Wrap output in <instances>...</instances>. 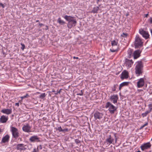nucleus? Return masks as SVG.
Listing matches in <instances>:
<instances>
[{
  "mask_svg": "<svg viewBox=\"0 0 152 152\" xmlns=\"http://www.w3.org/2000/svg\"><path fill=\"white\" fill-rule=\"evenodd\" d=\"M143 65L142 62L141 61H138L135 67V72L137 76L142 74L143 72Z\"/></svg>",
  "mask_w": 152,
  "mask_h": 152,
  "instance_id": "obj_1",
  "label": "nucleus"
},
{
  "mask_svg": "<svg viewBox=\"0 0 152 152\" xmlns=\"http://www.w3.org/2000/svg\"><path fill=\"white\" fill-rule=\"evenodd\" d=\"M143 42L138 35H137L135 39L134 45L135 48H140L143 46Z\"/></svg>",
  "mask_w": 152,
  "mask_h": 152,
  "instance_id": "obj_2",
  "label": "nucleus"
},
{
  "mask_svg": "<svg viewBox=\"0 0 152 152\" xmlns=\"http://www.w3.org/2000/svg\"><path fill=\"white\" fill-rule=\"evenodd\" d=\"M105 107L108 108V110L111 114H113L116 110L117 107L113 105L110 102H108L106 103Z\"/></svg>",
  "mask_w": 152,
  "mask_h": 152,
  "instance_id": "obj_3",
  "label": "nucleus"
},
{
  "mask_svg": "<svg viewBox=\"0 0 152 152\" xmlns=\"http://www.w3.org/2000/svg\"><path fill=\"white\" fill-rule=\"evenodd\" d=\"M11 132L13 138L17 139L19 136V133L18 129L14 127H11Z\"/></svg>",
  "mask_w": 152,
  "mask_h": 152,
  "instance_id": "obj_4",
  "label": "nucleus"
},
{
  "mask_svg": "<svg viewBox=\"0 0 152 152\" xmlns=\"http://www.w3.org/2000/svg\"><path fill=\"white\" fill-rule=\"evenodd\" d=\"M114 139L112 137L111 135H110L108 136L107 137L105 140V141H104V143L107 145H109L111 144H112L114 142Z\"/></svg>",
  "mask_w": 152,
  "mask_h": 152,
  "instance_id": "obj_5",
  "label": "nucleus"
},
{
  "mask_svg": "<svg viewBox=\"0 0 152 152\" xmlns=\"http://www.w3.org/2000/svg\"><path fill=\"white\" fill-rule=\"evenodd\" d=\"M103 115V113L99 112L96 111L95 113L94 114V117L95 120L97 119L100 120L102 118Z\"/></svg>",
  "mask_w": 152,
  "mask_h": 152,
  "instance_id": "obj_6",
  "label": "nucleus"
},
{
  "mask_svg": "<svg viewBox=\"0 0 152 152\" xmlns=\"http://www.w3.org/2000/svg\"><path fill=\"white\" fill-rule=\"evenodd\" d=\"M151 145L149 142L144 143L140 146L141 150L144 151L145 149H148L151 148Z\"/></svg>",
  "mask_w": 152,
  "mask_h": 152,
  "instance_id": "obj_7",
  "label": "nucleus"
},
{
  "mask_svg": "<svg viewBox=\"0 0 152 152\" xmlns=\"http://www.w3.org/2000/svg\"><path fill=\"white\" fill-rule=\"evenodd\" d=\"M31 127L29 126L28 124H27L26 125H24L22 128L23 130L26 132H31Z\"/></svg>",
  "mask_w": 152,
  "mask_h": 152,
  "instance_id": "obj_8",
  "label": "nucleus"
},
{
  "mask_svg": "<svg viewBox=\"0 0 152 152\" xmlns=\"http://www.w3.org/2000/svg\"><path fill=\"white\" fill-rule=\"evenodd\" d=\"M129 77L128 72L126 70L124 71L122 73L120 78L122 80L127 79Z\"/></svg>",
  "mask_w": 152,
  "mask_h": 152,
  "instance_id": "obj_9",
  "label": "nucleus"
},
{
  "mask_svg": "<svg viewBox=\"0 0 152 152\" xmlns=\"http://www.w3.org/2000/svg\"><path fill=\"white\" fill-rule=\"evenodd\" d=\"M118 98V96L117 95H114L111 96L110 100L113 103L115 104L117 102Z\"/></svg>",
  "mask_w": 152,
  "mask_h": 152,
  "instance_id": "obj_10",
  "label": "nucleus"
},
{
  "mask_svg": "<svg viewBox=\"0 0 152 152\" xmlns=\"http://www.w3.org/2000/svg\"><path fill=\"white\" fill-rule=\"evenodd\" d=\"M139 33L146 39L148 38L149 37V35L148 33L143 30H142L141 31L140 30Z\"/></svg>",
  "mask_w": 152,
  "mask_h": 152,
  "instance_id": "obj_11",
  "label": "nucleus"
},
{
  "mask_svg": "<svg viewBox=\"0 0 152 152\" xmlns=\"http://www.w3.org/2000/svg\"><path fill=\"white\" fill-rule=\"evenodd\" d=\"M29 140L31 142H40L39 138L37 136H33L30 137Z\"/></svg>",
  "mask_w": 152,
  "mask_h": 152,
  "instance_id": "obj_12",
  "label": "nucleus"
},
{
  "mask_svg": "<svg viewBox=\"0 0 152 152\" xmlns=\"http://www.w3.org/2000/svg\"><path fill=\"white\" fill-rule=\"evenodd\" d=\"M77 23V21L75 19L71 22H68L67 24V27L69 28H71L72 27L75 26Z\"/></svg>",
  "mask_w": 152,
  "mask_h": 152,
  "instance_id": "obj_13",
  "label": "nucleus"
},
{
  "mask_svg": "<svg viewBox=\"0 0 152 152\" xmlns=\"http://www.w3.org/2000/svg\"><path fill=\"white\" fill-rule=\"evenodd\" d=\"M141 52V51L140 50H137L135 51L133 53L134 59H136L139 57L140 56Z\"/></svg>",
  "mask_w": 152,
  "mask_h": 152,
  "instance_id": "obj_14",
  "label": "nucleus"
},
{
  "mask_svg": "<svg viewBox=\"0 0 152 152\" xmlns=\"http://www.w3.org/2000/svg\"><path fill=\"white\" fill-rule=\"evenodd\" d=\"M144 79L143 78H140L137 82V86L138 88H140L143 86Z\"/></svg>",
  "mask_w": 152,
  "mask_h": 152,
  "instance_id": "obj_15",
  "label": "nucleus"
},
{
  "mask_svg": "<svg viewBox=\"0 0 152 152\" xmlns=\"http://www.w3.org/2000/svg\"><path fill=\"white\" fill-rule=\"evenodd\" d=\"M133 63V62L132 60H130L127 58L125 60V64L129 67H131Z\"/></svg>",
  "mask_w": 152,
  "mask_h": 152,
  "instance_id": "obj_16",
  "label": "nucleus"
},
{
  "mask_svg": "<svg viewBox=\"0 0 152 152\" xmlns=\"http://www.w3.org/2000/svg\"><path fill=\"white\" fill-rule=\"evenodd\" d=\"M10 138V136L8 134L6 135L2 139L1 143H5L8 142Z\"/></svg>",
  "mask_w": 152,
  "mask_h": 152,
  "instance_id": "obj_17",
  "label": "nucleus"
},
{
  "mask_svg": "<svg viewBox=\"0 0 152 152\" xmlns=\"http://www.w3.org/2000/svg\"><path fill=\"white\" fill-rule=\"evenodd\" d=\"M56 131H58L59 132H62L64 133L67 132L69 131L68 129H62L61 126L57 127L56 128Z\"/></svg>",
  "mask_w": 152,
  "mask_h": 152,
  "instance_id": "obj_18",
  "label": "nucleus"
},
{
  "mask_svg": "<svg viewBox=\"0 0 152 152\" xmlns=\"http://www.w3.org/2000/svg\"><path fill=\"white\" fill-rule=\"evenodd\" d=\"M1 112L3 113L9 115L12 113V109H3L1 110Z\"/></svg>",
  "mask_w": 152,
  "mask_h": 152,
  "instance_id": "obj_19",
  "label": "nucleus"
},
{
  "mask_svg": "<svg viewBox=\"0 0 152 152\" xmlns=\"http://www.w3.org/2000/svg\"><path fill=\"white\" fill-rule=\"evenodd\" d=\"M8 120V117L4 115L2 116L0 118V122L2 123H4L6 122Z\"/></svg>",
  "mask_w": 152,
  "mask_h": 152,
  "instance_id": "obj_20",
  "label": "nucleus"
},
{
  "mask_svg": "<svg viewBox=\"0 0 152 152\" xmlns=\"http://www.w3.org/2000/svg\"><path fill=\"white\" fill-rule=\"evenodd\" d=\"M64 18L68 22H71L75 20L73 19V17L71 16H68L67 15H65Z\"/></svg>",
  "mask_w": 152,
  "mask_h": 152,
  "instance_id": "obj_21",
  "label": "nucleus"
},
{
  "mask_svg": "<svg viewBox=\"0 0 152 152\" xmlns=\"http://www.w3.org/2000/svg\"><path fill=\"white\" fill-rule=\"evenodd\" d=\"M24 144H18L17 145L16 149L18 150H24L25 149H23Z\"/></svg>",
  "mask_w": 152,
  "mask_h": 152,
  "instance_id": "obj_22",
  "label": "nucleus"
},
{
  "mask_svg": "<svg viewBox=\"0 0 152 152\" xmlns=\"http://www.w3.org/2000/svg\"><path fill=\"white\" fill-rule=\"evenodd\" d=\"M129 83V82H124L122 83H121L119 85V90H120L121 89V88L125 86H127L128 85Z\"/></svg>",
  "mask_w": 152,
  "mask_h": 152,
  "instance_id": "obj_23",
  "label": "nucleus"
},
{
  "mask_svg": "<svg viewBox=\"0 0 152 152\" xmlns=\"http://www.w3.org/2000/svg\"><path fill=\"white\" fill-rule=\"evenodd\" d=\"M101 6V5H99L98 7H96L93 8L91 12L93 13H97L99 9V7Z\"/></svg>",
  "mask_w": 152,
  "mask_h": 152,
  "instance_id": "obj_24",
  "label": "nucleus"
},
{
  "mask_svg": "<svg viewBox=\"0 0 152 152\" xmlns=\"http://www.w3.org/2000/svg\"><path fill=\"white\" fill-rule=\"evenodd\" d=\"M57 22L60 24L63 25L65 23V22L62 20L60 18H59L57 20Z\"/></svg>",
  "mask_w": 152,
  "mask_h": 152,
  "instance_id": "obj_25",
  "label": "nucleus"
},
{
  "mask_svg": "<svg viewBox=\"0 0 152 152\" xmlns=\"http://www.w3.org/2000/svg\"><path fill=\"white\" fill-rule=\"evenodd\" d=\"M118 43L115 40L111 41V45L113 47L114 46H117V45Z\"/></svg>",
  "mask_w": 152,
  "mask_h": 152,
  "instance_id": "obj_26",
  "label": "nucleus"
},
{
  "mask_svg": "<svg viewBox=\"0 0 152 152\" xmlns=\"http://www.w3.org/2000/svg\"><path fill=\"white\" fill-rule=\"evenodd\" d=\"M150 112V111H146L145 113H142V116L143 117H145L147 116V114H148Z\"/></svg>",
  "mask_w": 152,
  "mask_h": 152,
  "instance_id": "obj_27",
  "label": "nucleus"
},
{
  "mask_svg": "<svg viewBox=\"0 0 152 152\" xmlns=\"http://www.w3.org/2000/svg\"><path fill=\"white\" fill-rule=\"evenodd\" d=\"M46 94L45 93H43L41 94L40 96H39V98L40 99H43L46 96Z\"/></svg>",
  "mask_w": 152,
  "mask_h": 152,
  "instance_id": "obj_28",
  "label": "nucleus"
},
{
  "mask_svg": "<svg viewBox=\"0 0 152 152\" xmlns=\"http://www.w3.org/2000/svg\"><path fill=\"white\" fill-rule=\"evenodd\" d=\"M118 86V85L116 84V85H114L113 87H112V91H115V90H116V86Z\"/></svg>",
  "mask_w": 152,
  "mask_h": 152,
  "instance_id": "obj_29",
  "label": "nucleus"
},
{
  "mask_svg": "<svg viewBox=\"0 0 152 152\" xmlns=\"http://www.w3.org/2000/svg\"><path fill=\"white\" fill-rule=\"evenodd\" d=\"M29 97V95L28 94H26V95L20 97V98L22 99H23L26 98H28Z\"/></svg>",
  "mask_w": 152,
  "mask_h": 152,
  "instance_id": "obj_30",
  "label": "nucleus"
},
{
  "mask_svg": "<svg viewBox=\"0 0 152 152\" xmlns=\"http://www.w3.org/2000/svg\"><path fill=\"white\" fill-rule=\"evenodd\" d=\"M118 50L117 48H116V49H114L113 48L112 49H110V51L112 52H116Z\"/></svg>",
  "mask_w": 152,
  "mask_h": 152,
  "instance_id": "obj_31",
  "label": "nucleus"
},
{
  "mask_svg": "<svg viewBox=\"0 0 152 152\" xmlns=\"http://www.w3.org/2000/svg\"><path fill=\"white\" fill-rule=\"evenodd\" d=\"M149 108L150 109V110H148L149 111H150V112L152 110V104H151L148 105Z\"/></svg>",
  "mask_w": 152,
  "mask_h": 152,
  "instance_id": "obj_32",
  "label": "nucleus"
},
{
  "mask_svg": "<svg viewBox=\"0 0 152 152\" xmlns=\"http://www.w3.org/2000/svg\"><path fill=\"white\" fill-rule=\"evenodd\" d=\"M128 35V34L127 33H123L122 34H121V36L123 37H126Z\"/></svg>",
  "mask_w": 152,
  "mask_h": 152,
  "instance_id": "obj_33",
  "label": "nucleus"
},
{
  "mask_svg": "<svg viewBox=\"0 0 152 152\" xmlns=\"http://www.w3.org/2000/svg\"><path fill=\"white\" fill-rule=\"evenodd\" d=\"M75 142L77 144L80 143V141L77 139L75 140Z\"/></svg>",
  "mask_w": 152,
  "mask_h": 152,
  "instance_id": "obj_34",
  "label": "nucleus"
},
{
  "mask_svg": "<svg viewBox=\"0 0 152 152\" xmlns=\"http://www.w3.org/2000/svg\"><path fill=\"white\" fill-rule=\"evenodd\" d=\"M39 151L38 150V148H37V149H36L35 148L33 151L31 152H38Z\"/></svg>",
  "mask_w": 152,
  "mask_h": 152,
  "instance_id": "obj_35",
  "label": "nucleus"
},
{
  "mask_svg": "<svg viewBox=\"0 0 152 152\" xmlns=\"http://www.w3.org/2000/svg\"><path fill=\"white\" fill-rule=\"evenodd\" d=\"M77 95H80V96H82L83 95V92H82V90H81L80 92L79 93H78L77 94Z\"/></svg>",
  "mask_w": 152,
  "mask_h": 152,
  "instance_id": "obj_36",
  "label": "nucleus"
},
{
  "mask_svg": "<svg viewBox=\"0 0 152 152\" xmlns=\"http://www.w3.org/2000/svg\"><path fill=\"white\" fill-rule=\"evenodd\" d=\"M21 45L22 46V49L23 50L25 48V45L24 44L21 43Z\"/></svg>",
  "mask_w": 152,
  "mask_h": 152,
  "instance_id": "obj_37",
  "label": "nucleus"
},
{
  "mask_svg": "<svg viewBox=\"0 0 152 152\" xmlns=\"http://www.w3.org/2000/svg\"><path fill=\"white\" fill-rule=\"evenodd\" d=\"M149 20L150 21V23L152 24V18H150L149 19Z\"/></svg>",
  "mask_w": 152,
  "mask_h": 152,
  "instance_id": "obj_38",
  "label": "nucleus"
},
{
  "mask_svg": "<svg viewBox=\"0 0 152 152\" xmlns=\"http://www.w3.org/2000/svg\"><path fill=\"white\" fill-rule=\"evenodd\" d=\"M38 148H39L40 149H42V146L41 145H40Z\"/></svg>",
  "mask_w": 152,
  "mask_h": 152,
  "instance_id": "obj_39",
  "label": "nucleus"
},
{
  "mask_svg": "<svg viewBox=\"0 0 152 152\" xmlns=\"http://www.w3.org/2000/svg\"><path fill=\"white\" fill-rule=\"evenodd\" d=\"M0 6H1L3 8L4 7V5L2 3H0Z\"/></svg>",
  "mask_w": 152,
  "mask_h": 152,
  "instance_id": "obj_40",
  "label": "nucleus"
},
{
  "mask_svg": "<svg viewBox=\"0 0 152 152\" xmlns=\"http://www.w3.org/2000/svg\"><path fill=\"white\" fill-rule=\"evenodd\" d=\"M15 105L16 106H19V103H15Z\"/></svg>",
  "mask_w": 152,
  "mask_h": 152,
  "instance_id": "obj_41",
  "label": "nucleus"
},
{
  "mask_svg": "<svg viewBox=\"0 0 152 152\" xmlns=\"http://www.w3.org/2000/svg\"><path fill=\"white\" fill-rule=\"evenodd\" d=\"M102 0H97L96 2L98 4L99 3V2L101 1Z\"/></svg>",
  "mask_w": 152,
  "mask_h": 152,
  "instance_id": "obj_42",
  "label": "nucleus"
},
{
  "mask_svg": "<svg viewBox=\"0 0 152 152\" xmlns=\"http://www.w3.org/2000/svg\"><path fill=\"white\" fill-rule=\"evenodd\" d=\"M73 58L78 59V57H75V56H74V57H73Z\"/></svg>",
  "mask_w": 152,
  "mask_h": 152,
  "instance_id": "obj_43",
  "label": "nucleus"
},
{
  "mask_svg": "<svg viewBox=\"0 0 152 152\" xmlns=\"http://www.w3.org/2000/svg\"><path fill=\"white\" fill-rule=\"evenodd\" d=\"M39 25L41 26H43L44 25L42 23H39Z\"/></svg>",
  "mask_w": 152,
  "mask_h": 152,
  "instance_id": "obj_44",
  "label": "nucleus"
},
{
  "mask_svg": "<svg viewBox=\"0 0 152 152\" xmlns=\"http://www.w3.org/2000/svg\"><path fill=\"white\" fill-rule=\"evenodd\" d=\"M147 124H148V123H146V124H144V125H143V126L142 127H142H144L145 126H146V125H147Z\"/></svg>",
  "mask_w": 152,
  "mask_h": 152,
  "instance_id": "obj_45",
  "label": "nucleus"
},
{
  "mask_svg": "<svg viewBox=\"0 0 152 152\" xmlns=\"http://www.w3.org/2000/svg\"><path fill=\"white\" fill-rule=\"evenodd\" d=\"M46 28H45V29L46 30L48 29V26H46Z\"/></svg>",
  "mask_w": 152,
  "mask_h": 152,
  "instance_id": "obj_46",
  "label": "nucleus"
},
{
  "mask_svg": "<svg viewBox=\"0 0 152 152\" xmlns=\"http://www.w3.org/2000/svg\"><path fill=\"white\" fill-rule=\"evenodd\" d=\"M148 14H146L145 15V17H147L148 16Z\"/></svg>",
  "mask_w": 152,
  "mask_h": 152,
  "instance_id": "obj_47",
  "label": "nucleus"
},
{
  "mask_svg": "<svg viewBox=\"0 0 152 152\" xmlns=\"http://www.w3.org/2000/svg\"><path fill=\"white\" fill-rule=\"evenodd\" d=\"M151 32L152 35V28L151 30Z\"/></svg>",
  "mask_w": 152,
  "mask_h": 152,
  "instance_id": "obj_48",
  "label": "nucleus"
},
{
  "mask_svg": "<svg viewBox=\"0 0 152 152\" xmlns=\"http://www.w3.org/2000/svg\"><path fill=\"white\" fill-rule=\"evenodd\" d=\"M114 135L115 137H116V134H114Z\"/></svg>",
  "mask_w": 152,
  "mask_h": 152,
  "instance_id": "obj_49",
  "label": "nucleus"
},
{
  "mask_svg": "<svg viewBox=\"0 0 152 152\" xmlns=\"http://www.w3.org/2000/svg\"><path fill=\"white\" fill-rule=\"evenodd\" d=\"M60 91H61V90H60L58 91V93H60Z\"/></svg>",
  "mask_w": 152,
  "mask_h": 152,
  "instance_id": "obj_50",
  "label": "nucleus"
},
{
  "mask_svg": "<svg viewBox=\"0 0 152 152\" xmlns=\"http://www.w3.org/2000/svg\"><path fill=\"white\" fill-rule=\"evenodd\" d=\"M141 152L140 151H137V152Z\"/></svg>",
  "mask_w": 152,
  "mask_h": 152,
  "instance_id": "obj_51",
  "label": "nucleus"
},
{
  "mask_svg": "<svg viewBox=\"0 0 152 152\" xmlns=\"http://www.w3.org/2000/svg\"><path fill=\"white\" fill-rule=\"evenodd\" d=\"M36 22H38L39 21V20H36Z\"/></svg>",
  "mask_w": 152,
  "mask_h": 152,
  "instance_id": "obj_52",
  "label": "nucleus"
},
{
  "mask_svg": "<svg viewBox=\"0 0 152 152\" xmlns=\"http://www.w3.org/2000/svg\"><path fill=\"white\" fill-rule=\"evenodd\" d=\"M117 141V138H115V142H116Z\"/></svg>",
  "mask_w": 152,
  "mask_h": 152,
  "instance_id": "obj_53",
  "label": "nucleus"
},
{
  "mask_svg": "<svg viewBox=\"0 0 152 152\" xmlns=\"http://www.w3.org/2000/svg\"><path fill=\"white\" fill-rule=\"evenodd\" d=\"M52 92H55V91H54V90H53V91H52Z\"/></svg>",
  "mask_w": 152,
  "mask_h": 152,
  "instance_id": "obj_54",
  "label": "nucleus"
},
{
  "mask_svg": "<svg viewBox=\"0 0 152 152\" xmlns=\"http://www.w3.org/2000/svg\"><path fill=\"white\" fill-rule=\"evenodd\" d=\"M37 93L38 94H40V93L39 92H37Z\"/></svg>",
  "mask_w": 152,
  "mask_h": 152,
  "instance_id": "obj_55",
  "label": "nucleus"
},
{
  "mask_svg": "<svg viewBox=\"0 0 152 152\" xmlns=\"http://www.w3.org/2000/svg\"><path fill=\"white\" fill-rule=\"evenodd\" d=\"M151 140L152 141V139H151Z\"/></svg>",
  "mask_w": 152,
  "mask_h": 152,
  "instance_id": "obj_56",
  "label": "nucleus"
}]
</instances>
